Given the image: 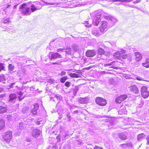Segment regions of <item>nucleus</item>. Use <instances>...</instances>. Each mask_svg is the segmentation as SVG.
Masks as SVG:
<instances>
[{"label":"nucleus","mask_w":149,"mask_h":149,"mask_svg":"<svg viewBox=\"0 0 149 149\" xmlns=\"http://www.w3.org/2000/svg\"><path fill=\"white\" fill-rule=\"evenodd\" d=\"M55 97L56 98V99L59 101H61L62 100V97L60 95L57 94L55 95Z\"/></svg>","instance_id":"obj_35"},{"label":"nucleus","mask_w":149,"mask_h":149,"mask_svg":"<svg viewBox=\"0 0 149 149\" xmlns=\"http://www.w3.org/2000/svg\"><path fill=\"white\" fill-rule=\"evenodd\" d=\"M146 139H147L148 141V144H149V135H148V136L147 137Z\"/></svg>","instance_id":"obj_55"},{"label":"nucleus","mask_w":149,"mask_h":149,"mask_svg":"<svg viewBox=\"0 0 149 149\" xmlns=\"http://www.w3.org/2000/svg\"><path fill=\"white\" fill-rule=\"evenodd\" d=\"M146 137V135L144 133H141L138 134L137 137V139L138 141H140L142 139H145Z\"/></svg>","instance_id":"obj_15"},{"label":"nucleus","mask_w":149,"mask_h":149,"mask_svg":"<svg viewBox=\"0 0 149 149\" xmlns=\"http://www.w3.org/2000/svg\"><path fill=\"white\" fill-rule=\"evenodd\" d=\"M79 90V88L77 86H76L75 87V88L73 89V95L75 96V95L77 92V91Z\"/></svg>","instance_id":"obj_29"},{"label":"nucleus","mask_w":149,"mask_h":149,"mask_svg":"<svg viewBox=\"0 0 149 149\" xmlns=\"http://www.w3.org/2000/svg\"><path fill=\"white\" fill-rule=\"evenodd\" d=\"M67 79L68 77L67 76H64L61 79L60 82L61 83H63L65 82V81L67 80Z\"/></svg>","instance_id":"obj_32"},{"label":"nucleus","mask_w":149,"mask_h":149,"mask_svg":"<svg viewBox=\"0 0 149 149\" xmlns=\"http://www.w3.org/2000/svg\"><path fill=\"white\" fill-rule=\"evenodd\" d=\"M8 70L10 71H13L14 69V67L11 64H9L8 65Z\"/></svg>","instance_id":"obj_34"},{"label":"nucleus","mask_w":149,"mask_h":149,"mask_svg":"<svg viewBox=\"0 0 149 149\" xmlns=\"http://www.w3.org/2000/svg\"><path fill=\"white\" fill-rule=\"evenodd\" d=\"M127 97V95H122L117 97L115 101L116 102L120 103L122 101L125 100Z\"/></svg>","instance_id":"obj_8"},{"label":"nucleus","mask_w":149,"mask_h":149,"mask_svg":"<svg viewBox=\"0 0 149 149\" xmlns=\"http://www.w3.org/2000/svg\"><path fill=\"white\" fill-rule=\"evenodd\" d=\"M50 58L51 60L56 59L62 58L61 55L57 52L54 53L52 52L50 53Z\"/></svg>","instance_id":"obj_7"},{"label":"nucleus","mask_w":149,"mask_h":149,"mask_svg":"<svg viewBox=\"0 0 149 149\" xmlns=\"http://www.w3.org/2000/svg\"><path fill=\"white\" fill-rule=\"evenodd\" d=\"M40 8H36L35 5H32L31 6V11L32 12H33L35 11L38 10V9H40Z\"/></svg>","instance_id":"obj_27"},{"label":"nucleus","mask_w":149,"mask_h":149,"mask_svg":"<svg viewBox=\"0 0 149 149\" xmlns=\"http://www.w3.org/2000/svg\"><path fill=\"white\" fill-rule=\"evenodd\" d=\"M51 101H54V100H53V98H52V97H51Z\"/></svg>","instance_id":"obj_63"},{"label":"nucleus","mask_w":149,"mask_h":149,"mask_svg":"<svg viewBox=\"0 0 149 149\" xmlns=\"http://www.w3.org/2000/svg\"><path fill=\"white\" fill-rule=\"evenodd\" d=\"M26 140L27 141H29V142L30 141V139H26Z\"/></svg>","instance_id":"obj_62"},{"label":"nucleus","mask_w":149,"mask_h":149,"mask_svg":"<svg viewBox=\"0 0 149 149\" xmlns=\"http://www.w3.org/2000/svg\"><path fill=\"white\" fill-rule=\"evenodd\" d=\"M46 4L47 5H58L59 4V3H51L46 2Z\"/></svg>","instance_id":"obj_42"},{"label":"nucleus","mask_w":149,"mask_h":149,"mask_svg":"<svg viewBox=\"0 0 149 149\" xmlns=\"http://www.w3.org/2000/svg\"><path fill=\"white\" fill-rule=\"evenodd\" d=\"M101 14V13L100 12L97 13L93 19V22L95 23L96 26H97L99 23H100L101 26L100 27V31L101 33H103L106 31L107 30V22L105 21L100 22Z\"/></svg>","instance_id":"obj_1"},{"label":"nucleus","mask_w":149,"mask_h":149,"mask_svg":"<svg viewBox=\"0 0 149 149\" xmlns=\"http://www.w3.org/2000/svg\"><path fill=\"white\" fill-rule=\"evenodd\" d=\"M135 78L137 80H140V81H141V80H143V79L139 76H138L137 77H135Z\"/></svg>","instance_id":"obj_49"},{"label":"nucleus","mask_w":149,"mask_h":149,"mask_svg":"<svg viewBox=\"0 0 149 149\" xmlns=\"http://www.w3.org/2000/svg\"><path fill=\"white\" fill-rule=\"evenodd\" d=\"M128 57V55L126 54H121V57L123 59H125Z\"/></svg>","instance_id":"obj_43"},{"label":"nucleus","mask_w":149,"mask_h":149,"mask_svg":"<svg viewBox=\"0 0 149 149\" xmlns=\"http://www.w3.org/2000/svg\"><path fill=\"white\" fill-rule=\"evenodd\" d=\"M67 117L69 118V120H70V118H71V116H70V115L69 114H67Z\"/></svg>","instance_id":"obj_54"},{"label":"nucleus","mask_w":149,"mask_h":149,"mask_svg":"<svg viewBox=\"0 0 149 149\" xmlns=\"http://www.w3.org/2000/svg\"><path fill=\"white\" fill-rule=\"evenodd\" d=\"M69 75L71 77L78 78L79 77V75L76 73H71Z\"/></svg>","instance_id":"obj_28"},{"label":"nucleus","mask_w":149,"mask_h":149,"mask_svg":"<svg viewBox=\"0 0 149 149\" xmlns=\"http://www.w3.org/2000/svg\"><path fill=\"white\" fill-rule=\"evenodd\" d=\"M51 101H54V100H53V98H52V97H51Z\"/></svg>","instance_id":"obj_64"},{"label":"nucleus","mask_w":149,"mask_h":149,"mask_svg":"<svg viewBox=\"0 0 149 149\" xmlns=\"http://www.w3.org/2000/svg\"><path fill=\"white\" fill-rule=\"evenodd\" d=\"M86 55L88 57H93L95 55V52L93 50H88L86 52Z\"/></svg>","instance_id":"obj_13"},{"label":"nucleus","mask_w":149,"mask_h":149,"mask_svg":"<svg viewBox=\"0 0 149 149\" xmlns=\"http://www.w3.org/2000/svg\"><path fill=\"white\" fill-rule=\"evenodd\" d=\"M78 113V111L77 110L75 111H73V114H76L77 113Z\"/></svg>","instance_id":"obj_57"},{"label":"nucleus","mask_w":149,"mask_h":149,"mask_svg":"<svg viewBox=\"0 0 149 149\" xmlns=\"http://www.w3.org/2000/svg\"><path fill=\"white\" fill-rule=\"evenodd\" d=\"M17 97V95L15 94H11L9 96V102L13 103L15 102V100Z\"/></svg>","instance_id":"obj_11"},{"label":"nucleus","mask_w":149,"mask_h":149,"mask_svg":"<svg viewBox=\"0 0 149 149\" xmlns=\"http://www.w3.org/2000/svg\"><path fill=\"white\" fill-rule=\"evenodd\" d=\"M18 95L21 96L23 95V93L21 91H19L17 93Z\"/></svg>","instance_id":"obj_52"},{"label":"nucleus","mask_w":149,"mask_h":149,"mask_svg":"<svg viewBox=\"0 0 149 149\" xmlns=\"http://www.w3.org/2000/svg\"><path fill=\"white\" fill-rule=\"evenodd\" d=\"M68 136V133H65V135H64V138H65L67 136Z\"/></svg>","instance_id":"obj_58"},{"label":"nucleus","mask_w":149,"mask_h":149,"mask_svg":"<svg viewBox=\"0 0 149 149\" xmlns=\"http://www.w3.org/2000/svg\"><path fill=\"white\" fill-rule=\"evenodd\" d=\"M24 125L23 123L20 122L19 124V127L20 129L22 130L24 127Z\"/></svg>","instance_id":"obj_38"},{"label":"nucleus","mask_w":149,"mask_h":149,"mask_svg":"<svg viewBox=\"0 0 149 149\" xmlns=\"http://www.w3.org/2000/svg\"><path fill=\"white\" fill-rule=\"evenodd\" d=\"M62 138V136H61V135L58 136L56 137V139H57V141H59L60 140V139Z\"/></svg>","instance_id":"obj_45"},{"label":"nucleus","mask_w":149,"mask_h":149,"mask_svg":"<svg viewBox=\"0 0 149 149\" xmlns=\"http://www.w3.org/2000/svg\"><path fill=\"white\" fill-rule=\"evenodd\" d=\"M21 14L23 15H29L31 13L30 8L26 6V4H23L19 8Z\"/></svg>","instance_id":"obj_2"},{"label":"nucleus","mask_w":149,"mask_h":149,"mask_svg":"<svg viewBox=\"0 0 149 149\" xmlns=\"http://www.w3.org/2000/svg\"><path fill=\"white\" fill-rule=\"evenodd\" d=\"M1 22L3 23L6 24L9 23L10 21L8 18H4L2 20Z\"/></svg>","instance_id":"obj_33"},{"label":"nucleus","mask_w":149,"mask_h":149,"mask_svg":"<svg viewBox=\"0 0 149 149\" xmlns=\"http://www.w3.org/2000/svg\"><path fill=\"white\" fill-rule=\"evenodd\" d=\"M12 137V133L10 131H7L3 135V140L7 142H9L10 141Z\"/></svg>","instance_id":"obj_3"},{"label":"nucleus","mask_w":149,"mask_h":149,"mask_svg":"<svg viewBox=\"0 0 149 149\" xmlns=\"http://www.w3.org/2000/svg\"><path fill=\"white\" fill-rule=\"evenodd\" d=\"M66 74V72L64 71H62L59 74V75L61 76L64 75Z\"/></svg>","instance_id":"obj_47"},{"label":"nucleus","mask_w":149,"mask_h":149,"mask_svg":"<svg viewBox=\"0 0 149 149\" xmlns=\"http://www.w3.org/2000/svg\"><path fill=\"white\" fill-rule=\"evenodd\" d=\"M127 147L132 148V145L131 142H128L126 143Z\"/></svg>","instance_id":"obj_40"},{"label":"nucleus","mask_w":149,"mask_h":149,"mask_svg":"<svg viewBox=\"0 0 149 149\" xmlns=\"http://www.w3.org/2000/svg\"><path fill=\"white\" fill-rule=\"evenodd\" d=\"M3 91V88L0 87V93L1 92Z\"/></svg>","instance_id":"obj_60"},{"label":"nucleus","mask_w":149,"mask_h":149,"mask_svg":"<svg viewBox=\"0 0 149 149\" xmlns=\"http://www.w3.org/2000/svg\"><path fill=\"white\" fill-rule=\"evenodd\" d=\"M31 130V134L33 137L37 138L40 136V132L38 129L32 128Z\"/></svg>","instance_id":"obj_6"},{"label":"nucleus","mask_w":149,"mask_h":149,"mask_svg":"<svg viewBox=\"0 0 149 149\" xmlns=\"http://www.w3.org/2000/svg\"><path fill=\"white\" fill-rule=\"evenodd\" d=\"M102 33L97 30H95L93 31V33L95 36H98L102 34Z\"/></svg>","instance_id":"obj_22"},{"label":"nucleus","mask_w":149,"mask_h":149,"mask_svg":"<svg viewBox=\"0 0 149 149\" xmlns=\"http://www.w3.org/2000/svg\"><path fill=\"white\" fill-rule=\"evenodd\" d=\"M134 54L136 56V60L137 61L139 62L141 60L142 56L141 53L139 52H135L134 53Z\"/></svg>","instance_id":"obj_12"},{"label":"nucleus","mask_w":149,"mask_h":149,"mask_svg":"<svg viewBox=\"0 0 149 149\" xmlns=\"http://www.w3.org/2000/svg\"><path fill=\"white\" fill-rule=\"evenodd\" d=\"M18 98L19 99V100H21L23 98H21L20 97V96H19L18 97Z\"/></svg>","instance_id":"obj_61"},{"label":"nucleus","mask_w":149,"mask_h":149,"mask_svg":"<svg viewBox=\"0 0 149 149\" xmlns=\"http://www.w3.org/2000/svg\"><path fill=\"white\" fill-rule=\"evenodd\" d=\"M11 6V5H8L7 6L6 8H4L2 10H0V14L1 13L3 15H6L7 13L8 12V10L10 9Z\"/></svg>","instance_id":"obj_10"},{"label":"nucleus","mask_w":149,"mask_h":149,"mask_svg":"<svg viewBox=\"0 0 149 149\" xmlns=\"http://www.w3.org/2000/svg\"><path fill=\"white\" fill-rule=\"evenodd\" d=\"M120 146L123 148H125L127 147L126 143L122 144L120 145Z\"/></svg>","instance_id":"obj_44"},{"label":"nucleus","mask_w":149,"mask_h":149,"mask_svg":"<svg viewBox=\"0 0 149 149\" xmlns=\"http://www.w3.org/2000/svg\"><path fill=\"white\" fill-rule=\"evenodd\" d=\"M130 90L136 94H138L139 93L138 89L135 85L131 86L130 87Z\"/></svg>","instance_id":"obj_14"},{"label":"nucleus","mask_w":149,"mask_h":149,"mask_svg":"<svg viewBox=\"0 0 149 149\" xmlns=\"http://www.w3.org/2000/svg\"><path fill=\"white\" fill-rule=\"evenodd\" d=\"M70 82L67 81L65 84V86L67 87H69L70 86Z\"/></svg>","instance_id":"obj_41"},{"label":"nucleus","mask_w":149,"mask_h":149,"mask_svg":"<svg viewBox=\"0 0 149 149\" xmlns=\"http://www.w3.org/2000/svg\"><path fill=\"white\" fill-rule=\"evenodd\" d=\"M7 111V109L5 107L0 106V114L3 113Z\"/></svg>","instance_id":"obj_23"},{"label":"nucleus","mask_w":149,"mask_h":149,"mask_svg":"<svg viewBox=\"0 0 149 149\" xmlns=\"http://www.w3.org/2000/svg\"><path fill=\"white\" fill-rule=\"evenodd\" d=\"M140 0H136V1H134V2H133V3H134V4H136V3H139V2H140Z\"/></svg>","instance_id":"obj_50"},{"label":"nucleus","mask_w":149,"mask_h":149,"mask_svg":"<svg viewBox=\"0 0 149 149\" xmlns=\"http://www.w3.org/2000/svg\"><path fill=\"white\" fill-rule=\"evenodd\" d=\"M65 52L67 54H70L71 52V49L69 47H67L66 49Z\"/></svg>","instance_id":"obj_31"},{"label":"nucleus","mask_w":149,"mask_h":149,"mask_svg":"<svg viewBox=\"0 0 149 149\" xmlns=\"http://www.w3.org/2000/svg\"><path fill=\"white\" fill-rule=\"evenodd\" d=\"M99 147H101L100 146H95L94 147V149H100Z\"/></svg>","instance_id":"obj_53"},{"label":"nucleus","mask_w":149,"mask_h":149,"mask_svg":"<svg viewBox=\"0 0 149 149\" xmlns=\"http://www.w3.org/2000/svg\"><path fill=\"white\" fill-rule=\"evenodd\" d=\"M98 53L100 54H104L105 53V51L101 48H99L98 50Z\"/></svg>","instance_id":"obj_30"},{"label":"nucleus","mask_w":149,"mask_h":149,"mask_svg":"<svg viewBox=\"0 0 149 149\" xmlns=\"http://www.w3.org/2000/svg\"><path fill=\"white\" fill-rule=\"evenodd\" d=\"M64 50V49H61V48H59L57 50V52H63Z\"/></svg>","instance_id":"obj_48"},{"label":"nucleus","mask_w":149,"mask_h":149,"mask_svg":"<svg viewBox=\"0 0 149 149\" xmlns=\"http://www.w3.org/2000/svg\"><path fill=\"white\" fill-rule=\"evenodd\" d=\"M6 81V77L3 74H0V82H2L3 84H5V82Z\"/></svg>","instance_id":"obj_19"},{"label":"nucleus","mask_w":149,"mask_h":149,"mask_svg":"<svg viewBox=\"0 0 149 149\" xmlns=\"http://www.w3.org/2000/svg\"><path fill=\"white\" fill-rule=\"evenodd\" d=\"M79 102L81 104H86L87 101L85 98L80 97L78 100Z\"/></svg>","instance_id":"obj_16"},{"label":"nucleus","mask_w":149,"mask_h":149,"mask_svg":"<svg viewBox=\"0 0 149 149\" xmlns=\"http://www.w3.org/2000/svg\"><path fill=\"white\" fill-rule=\"evenodd\" d=\"M120 51V53L121 54H124L125 53L126 51L123 49H121L120 51Z\"/></svg>","instance_id":"obj_46"},{"label":"nucleus","mask_w":149,"mask_h":149,"mask_svg":"<svg viewBox=\"0 0 149 149\" xmlns=\"http://www.w3.org/2000/svg\"><path fill=\"white\" fill-rule=\"evenodd\" d=\"M119 137L121 139L125 140L127 139V136L123 133H121L118 134Z\"/></svg>","instance_id":"obj_18"},{"label":"nucleus","mask_w":149,"mask_h":149,"mask_svg":"<svg viewBox=\"0 0 149 149\" xmlns=\"http://www.w3.org/2000/svg\"><path fill=\"white\" fill-rule=\"evenodd\" d=\"M141 93L143 97L145 98L149 96V92L148 91Z\"/></svg>","instance_id":"obj_25"},{"label":"nucleus","mask_w":149,"mask_h":149,"mask_svg":"<svg viewBox=\"0 0 149 149\" xmlns=\"http://www.w3.org/2000/svg\"><path fill=\"white\" fill-rule=\"evenodd\" d=\"M96 103L99 105L104 106L107 104V101L105 99L101 97H97L95 99Z\"/></svg>","instance_id":"obj_4"},{"label":"nucleus","mask_w":149,"mask_h":149,"mask_svg":"<svg viewBox=\"0 0 149 149\" xmlns=\"http://www.w3.org/2000/svg\"><path fill=\"white\" fill-rule=\"evenodd\" d=\"M4 67L3 66V64L2 63H0V72L2 70H4Z\"/></svg>","instance_id":"obj_39"},{"label":"nucleus","mask_w":149,"mask_h":149,"mask_svg":"<svg viewBox=\"0 0 149 149\" xmlns=\"http://www.w3.org/2000/svg\"><path fill=\"white\" fill-rule=\"evenodd\" d=\"M104 18L109 22L111 24L112 26L115 23L117 22V19L113 16H105Z\"/></svg>","instance_id":"obj_5"},{"label":"nucleus","mask_w":149,"mask_h":149,"mask_svg":"<svg viewBox=\"0 0 149 149\" xmlns=\"http://www.w3.org/2000/svg\"><path fill=\"white\" fill-rule=\"evenodd\" d=\"M7 118L8 120H9L10 119H11V117H10V116H8L7 117Z\"/></svg>","instance_id":"obj_59"},{"label":"nucleus","mask_w":149,"mask_h":149,"mask_svg":"<svg viewBox=\"0 0 149 149\" xmlns=\"http://www.w3.org/2000/svg\"><path fill=\"white\" fill-rule=\"evenodd\" d=\"M120 51H118L114 53L113 56L114 57L117 58L118 59L119 58L121 57V54L120 53Z\"/></svg>","instance_id":"obj_21"},{"label":"nucleus","mask_w":149,"mask_h":149,"mask_svg":"<svg viewBox=\"0 0 149 149\" xmlns=\"http://www.w3.org/2000/svg\"><path fill=\"white\" fill-rule=\"evenodd\" d=\"M39 108V105L37 103H35L32 107V109L31 110V112L32 114L35 115L37 113V110Z\"/></svg>","instance_id":"obj_9"},{"label":"nucleus","mask_w":149,"mask_h":149,"mask_svg":"<svg viewBox=\"0 0 149 149\" xmlns=\"http://www.w3.org/2000/svg\"><path fill=\"white\" fill-rule=\"evenodd\" d=\"M143 65L147 68L149 67V58H147L144 63H142Z\"/></svg>","instance_id":"obj_20"},{"label":"nucleus","mask_w":149,"mask_h":149,"mask_svg":"<svg viewBox=\"0 0 149 149\" xmlns=\"http://www.w3.org/2000/svg\"><path fill=\"white\" fill-rule=\"evenodd\" d=\"M5 125V122L3 119L0 120V130L3 129Z\"/></svg>","instance_id":"obj_24"},{"label":"nucleus","mask_w":149,"mask_h":149,"mask_svg":"<svg viewBox=\"0 0 149 149\" xmlns=\"http://www.w3.org/2000/svg\"><path fill=\"white\" fill-rule=\"evenodd\" d=\"M147 91V88L145 86H143L141 88V92L143 93V92H145L146 91Z\"/></svg>","instance_id":"obj_37"},{"label":"nucleus","mask_w":149,"mask_h":149,"mask_svg":"<svg viewBox=\"0 0 149 149\" xmlns=\"http://www.w3.org/2000/svg\"><path fill=\"white\" fill-rule=\"evenodd\" d=\"M104 54L106 56H107L109 55V53L105 52V53Z\"/></svg>","instance_id":"obj_56"},{"label":"nucleus","mask_w":149,"mask_h":149,"mask_svg":"<svg viewBox=\"0 0 149 149\" xmlns=\"http://www.w3.org/2000/svg\"><path fill=\"white\" fill-rule=\"evenodd\" d=\"M15 84V83H12L11 84H10V88H13V86Z\"/></svg>","instance_id":"obj_51"},{"label":"nucleus","mask_w":149,"mask_h":149,"mask_svg":"<svg viewBox=\"0 0 149 149\" xmlns=\"http://www.w3.org/2000/svg\"><path fill=\"white\" fill-rule=\"evenodd\" d=\"M120 109L119 110V112L121 113L122 114H125L127 113V111L125 109V107H121L120 108Z\"/></svg>","instance_id":"obj_17"},{"label":"nucleus","mask_w":149,"mask_h":149,"mask_svg":"<svg viewBox=\"0 0 149 149\" xmlns=\"http://www.w3.org/2000/svg\"><path fill=\"white\" fill-rule=\"evenodd\" d=\"M25 70L24 69H21L17 72V74L19 76H21V74H24L25 73Z\"/></svg>","instance_id":"obj_36"},{"label":"nucleus","mask_w":149,"mask_h":149,"mask_svg":"<svg viewBox=\"0 0 149 149\" xmlns=\"http://www.w3.org/2000/svg\"><path fill=\"white\" fill-rule=\"evenodd\" d=\"M29 108L27 107H25L23 108L22 109V113H27L29 111Z\"/></svg>","instance_id":"obj_26"}]
</instances>
